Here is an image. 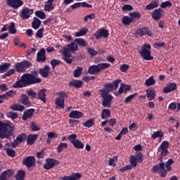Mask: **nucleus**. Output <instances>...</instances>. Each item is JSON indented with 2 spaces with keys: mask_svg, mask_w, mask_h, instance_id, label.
I'll list each match as a JSON object with an SVG mask.
<instances>
[{
  "mask_svg": "<svg viewBox=\"0 0 180 180\" xmlns=\"http://www.w3.org/2000/svg\"><path fill=\"white\" fill-rule=\"evenodd\" d=\"M169 146V143H168V141H165L162 142L158 148V151L160 153V156H158V160L160 161V163L153 166L152 168L153 172H158L159 175L162 178L167 176V171H171V165L174 164V160L172 159H169L166 163L162 162V157H167L168 155Z\"/></svg>",
  "mask_w": 180,
  "mask_h": 180,
  "instance_id": "nucleus-1",
  "label": "nucleus"
},
{
  "mask_svg": "<svg viewBox=\"0 0 180 180\" xmlns=\"http://www.w3.org/2000/svg\"><path fill=\"white\" fill-rule=\"evenodd\" d=\"M13 133V124L11 122L4 123L0 122V139H9ZM0 147L2 145L0 144Z\"/></svg>",
  "mask_w": 180,
  "mask_h": 180,
  "instance_id": "nucleus-2",
  "label": "nucleus"
},
{
  "mask_svg": "<svg viewBox=\"0 0 180 180\" xmlns=\"http://www.w3.org/2000/svg\"><path fill=\"white\" fill-rule=\"evenodd\" d=\"M37 76V72H32V74H24L21 77L25 84L26 86L27 85H33V84H39L41 82V79L36 77Z\"/></svg>",
  "mask_w": 180,
  "mask_h": 180,
  "instance_id": "nucleus-3",
  "label": "nucleus"
},
{
  "mask_svg": "<svg viewBox=\"0 0 180 180\" xmlns=\"http://www.w3.org/2000/svg\"><path fill=\"white\" fill-rule=\"evenodd\" d=\"M110 65L106 63H101L97 65H92L89 68L88 72L91 75H96V74H99L101 71L103 70H106V68H109Z\"/></svg>",
  "mask_w": 180,
  "mask_h": 180,
  "instance_id": "nucleus-4",
  "label": "nucleus"
},
{
  "mask_svg": "<svg viewBox=\"0 0 180 180\" xmlns=\"http://www.w3.org/2000/svg\"><path fill=\"white\" fill-rule=\"evenodd\" d=\"M101 96L103 98L102 105L103 108H110L112 106V101H113V96L109 94L106 90H100Z\"/></svg>",
  "mask_w": 180,
  "mask_h": 180,
  "instance_id": "nucleus-5",
  "label": "nucleus"
},
{
  "mask_svg": "<svg viewBox=\"0 0 180 180\" xmlns=\"http://www.w3.org/2000/svg\"><path fill=\"white\" fill-rule=\"evenodd\" d=\"M150 50H151V46L148 44H145L141 46V49L139 51V54H141L144 60H153Z\"/></svg>",
  "mask_w": 180,
  "mask_h": 180,
  "instance_id": "nucleus-6",
  "label": "nucleus"
},
{
  "mask_svg": "<svg viewBox=\"0 0 180 180\" xmlns=\"http://www.w3.org/2000/svg\"><path fill=\"white\" fill-rule=\"evenodd\" d=\"M143 160V153H141V152H136L135 155H132L129 157V162L134 168L137 167V162L141 163Z\"/></svg>",
  "mask_w": 180,
  "mask_h": 180,
  "instance_id": "nucleus-7",
  "label": "nucleus"
},
{
  "mask_svg": "<svg viewBox=\"0 0 180 180\" xmlns=\"http://www.w3.org/2000/svg\"><path fill=\"white\" fill-rule=\"evenodd\" d=\"M32 65V63L28 60H23L20 63H17L15 65V68L17 72H26V70L30 68Z\"/></svg>",
  "mask_w": 180,
  "mask_h": 180,
  "instance_id": "nucleus-8",
  "label": "nucleus"
},
{
  "mask_svg": "<svg viewBox=\"0 0 180 180\" xmlns=\"http://www.w3.org/2000/svg\"><path fill=\"white\" fill-rule=\"evenodd\" d=\"M34 12V10L30 8L29 7H24L21 10L20 16L22 20H27V19H29V18L33 15Z\"/></svg>",
  "mask_w": 180,
  "mask_h": 180,
  "instance_id": "nucleus-9",
  "label": "nucleus"
},
{
  "mask_svg": "<svg viewBox=\"0 0 180 180\" xmlns=\"http://www.w3.org/2000/svg\"><path fill=\"white\" fill-rule=\"evenodd\" d=\"M60 96L55 99V103L56 107L59 109H64L65 108V103H64V98H67V94L64 92L59 93Z\"/></svg>",
  "mask_w": 180,
  "mask_h": 180,
  "instance_id": "nucleus-10",
  "label": "nucleus"
},
{
  "mask_svg": "<svg viewBox=\"0 0 180 180\" xmlns=\"http://www.w3.org/2000/svg\"><path fill=\"white\" fill-rule=\"evenodd\" d=\"M26 137H27L26 134H21L16 137L15 140H14V142L6 143V147L11 146V148H15L16 146H18V144H20V143H22L24 140H26Z\"/></svg>",
  "mask_w": 180,
  "mask_h": 180,
  "instance_id": "nucleus-11",
  "label": "nucleus"
},
{
  "mask_svg": "<svg viewBox=\"0 0 180 180\" xmlns=\"http://www.w3.org/2000/svg\"><path fill=\"white\" fill-rule=\"evenodd\" d=\"M60 50L66 53H70L71 54V53H75V51L78 50V44H77L75 42H72Z\"/></svg>",
  "mask_w": 180,
  "mask_h": 180,
  "instance_id": "nucleus-12",
  "label": "nucleus"
},
{
  "mask_svg": "<svg viewBox=\"0 0 180 180\" xmlns=\"http://www.w3.org/2000/svg\"><path fill=\"white\" fill-rule=\"evenodd\" d=\"M23 165H25L27 168H32L36 165V158L34 156H28L23 159Z\"/></svg>",
  "mask_w": 180,
  "mask_h": 180,
  "instance_id": "nucleus-13",
  "label": "nucleus"
},
{
  "mask_svg": "<svg viewBox=\"0 0 180 180\" xmlns=\"http://www.w3.org/2000/svg\"><path fill=\"white\" fill-rule=\"evenodd\" d=\"M58 160L56 159L49 158L46 160V163L44 165V169H51V168H54L56 165H58Z\"/></svg>",
  "mask_w": 180,
  "mask_h": 180,
  "instance_id": "nucleus-14",
  "label": "nucleus"
},
{
  "mask_svg": "<svg viewBox=\"0 0 180 180\" xmlns=\"http://www.w3.org/2000/svg\"><path fill=\"white\" fill-rule=\"evenodd\" d=\"M8 6L13 8V9H18L23 6V1L22 0H6Z\"/></svg>",
  "mask_w": 180,
  "mask_h": 180,
  "instance_id": "nucleus-15",
  "label": "nucleus"
},
{
  "mask_svg": "<svg viewBox=\"0 0 180 180\" xmlns=\"http://www.w3.org/2000/svg\"><path fill=\"white\" fill-rule=\"evenodd\" d=\"M59 53H60V54H62L63 57V60L65 63H67V64H71L73 61L72 60V55L71 54V53H68V52H64V51H60L59 50Z\"/></svg>",
  "mask_w": 180,
  "mask_h": 180,
  "instance_id": "nucleus-16",
  "label": "nucleus"
},
{
  "mask_svg": "<svg viewBox=\"0 0 180 180\" xmlns=\"http://www.w3.org/2000/svg\"><path fill=\"white\" fill-rule=\"evenodd\" d=\"M46 49H41L37 54V61L38 63H41L46 61Z\"/></svg>",
  "mask_w": 180,
  "mask_h": 180,
  "instance_id": "nucleus-17",
  "label": "nucleus"
},
{
  "mask_svg": "<svg viewBox=\"0 0 180 180\" xmlns=\"http://www.w3.org/2000/svg\"><path fill=\"white\" fill-rule=\"evenodd\" d=\"M136 34L139 36H141V37H143L145 34H148V36H153V34L151 33V31H150V29L148 27H143L140 28L136 30Z\"/></svg>",
  "mask_w": 180,
  "mask_h": 180,
  "instance_id": "nucleus-18",
  "label": "nucleus"
},
{
  "mask_svg": "<svg viewBox=\"0 0 180 180\" xmlns=\"http://www.w3.org/2000/svg\"><path fill=\"white\" fill-rule=\"evenodd\" d=\"M96 39H101V37L106 38L109 36V32L105 29H100L95 33Z\"/></svg>",
  "mask_w": 180,
  "mask_h": 180,
  "instance_id": "nucleus-19",
  "label": "nucleus"
},
{
  "mask_svg": "<svg viewBox=\"0 0 180 180\" xmlns=\"http://www.w3.org/2000/svg\"><path fill=\"white\" fill-rule=\"evenodd\" d=\"M176 89V84L175 83H169L166 85L165 87L163 88L164 94H168L169 92H172V91H175Z\"/></svg>",
  "mask_w": 180,
  "mask_h": 180,
  "instance_id": "nucleus-20",
  "label": "nucleus"
},
{
  "mask_svg": "<svg viewBox=\"0 0 180 180\" xmlns=\"http://www.w3.org/2000/svg\"><path fill=\"white\" fill-rule=\"evenodd\" d=\"M33 113H34V109L30 108L24 111L22 115V120H27V119H31L32 116H33Z\"/></svg>",
  "mask_w": 180,
  "mask_h": 180,
  "instance_id": "nucleus-21",
  "label": "nucleus"
},
{
  "mask_svg": "<svg viewBox=\"0 0 180 180\" xmlns=\"http://www.w3.org/2000/svg\"><path fill=\"white\" fill-rule=\"evenodd\" d=\"M163 12L164 11L161 8L155 9L152 14L153 19H154V20H160V19H161V16H162Z\"/></svg>",
  "mask_w": 180,
  "mask_h": 180,
  "instance_id": "nucleus-22",
  "label": "nucleus"
},
{
  "mask_svg": "<svg viewBox=\"0 0 180 180\" xmlns=\"http://www.w3.org/2000/svg\"><path fill=\"white\" fill-rule=\"evenodd\" d=\"M82 116H84V114L77 110L71 111L69 114V117H71L72 119H81Z\"/></svg>",
  "mask_w": 180,
  "mask_h": 180,
  "instance_id": "nucleus-23",
  "label": "nucleus"
},
{
  "mask_svg": "<svg viewBox=\"0 0 180 180\" xmlns=\"http://www.w3.org/2000/svg\"><path fill=\"white\" fill-rule=\"evenodd\" d=\"M146 96L149 101H153L155 98V90L153 88H149L146 90Z\"/></svg>",
  "mask_w": 180,
  "mask_h": 180,
  "instance_id": "nucleus-24",
  "label": "nucleus"
},
{
  "mask_svg": "<svg viewBox=\"0 0 180 180\" xmlns=\"http://www.w3.org/2000/svg\"><path fill=\"white\" fill-rule=\"evenodd\" d=\"M159 5H160L159 0H153L149 4L146 5V8L147 11H151V9L158 8Z\"/></svg>",
  "mask_w": 180,
  "mask_h": 180,
  "instance_id": "nucleus-25",
  "label": "nucleus"
},
{
  "mask_svg": "<svg viewBox=\"0 0 180 180\" xmlns=\"http://www.w3.org/2000/svg\"><path fill=\"white\" fill-rule=\"evenodd\" d=\"M81 178V174L73 173L71 176H65L62 178V180H78Z\"/></svg>",
  "mask_w": 180,
  "mask_h": 180,
  "instance_id": "nucleus-26",
  "label": "nucleus"
},
{
  "mask_svg": "<svg viewBox=\"0 0 180 180\" xmlns=\"http://www.w3.org/2000/svg\"><path fill=\"white\" fill-rule=\"evenodd\" d=\"M37 134H29L27 139V144H30V146L34 144V142L37 140Z\"/></svg>",
  "mask_w": 180,
  "mask_h": 180,
  "instance_id": "nucleus-27",
  "label": "nucleus"
},
{
  "mask_svg": "<svg viewBox=\"0 0 180 180\" xmlns=\"http://www.w3.org/2000/svg\"><path fill=\"white\" fill-rule=\"evenodd\" d=\"M53 2H54V0H48L46 1V4L44 7V11L46 12H51L54 9V5H53Z\"/></svg>",
  "mask_w": 180,
  "mask_h": 180,
  "instance_id": "nucleus-28",
  "label": "nucleus"
},
{
  "mask_svg": "<svg viewBox=\"0 0 180 180\" xmlns=\"http://www.w3.org/2000/svg\"><path fill=\"white\" fill-rule=\"evenodd\" d=\"M50 72V68L49 66H45L44 68L39 70V74L44 78H47L49 77V72Z\"/></svg>",
  "mask_w": 180,
  "mask_h": 180,
  "instance_id": "nucleus-29",
  "label": "nucleus"
},
{
  "mask_svg": "<svg viewBox=\"0 0 180 180\" xmlns=\"http://www.w3.org/2000/svg\"><path fill=\"white\" fill-rule=\"evenodd\" d=\"M38 98L46 103V89H42L38 92Z\"/></svg>",
  "mask_w": 180,
  "mask_h": 180,
  "instance_id": "nucleus-30",
  "label": "nucleus"
},
{
  "mask_svg": "<svg viewBox=\"0 0 180 180\" xmlns=\"http://www.w3.org/2000/svg\"><path fill=\"white\" fill-rule=\"evenodd\" d=\"M88 33V29L82 28L78 32H75V37H81L82 36H85Z\"/></svg>",
  "mask_w": 180,
  "mask_h": 180,
  "instance_id": "nucleus-31",
  "label": "nucleus"
},
{
  "mask_svg": "<svg viewBox=\"0 0 180 180\" xmlns=\"http://www.w3.org/2000/svg\"><path fill=\"white\" fill-rule=\"evenodd\" d=\"M12 110H18V112H23L25 110V106L20 104H13L11 105Z\"/></svg>",
  "mask_w": 180,
  "mask_h": 180,
  "instance_id": "nucleus-32",
  "label": "nucleus"
},
{
  "mask_svg": "<svg viewBox=\"0 0 180 180\" xmlns=\"http://www.w3.org/2000/svg\"><path fill=\"white\" fill-rule=\"evenodd\" d=\"M70 86H74L75 88H81L82 86V81L81 80H72L69 83Z\"/></svg>",
  "mask_w": 180,
  "mask_h": 180,
  "instance_id": "nucleus-33",
  "label": "nucleus"
},
{
  "mask_svg": "<svg viewBox=\"0 0 180 180\" xmlns=\"http://www.w3.org/2000/svg\"><path fill=\"white\" fill-rule=\"evenodd\" d=\"M108 117H110V110L108 109H104L101 112V119L105 120Z\"/></svg>",
  "mask_w": 180,
  "mask_h": 180,
  "instance_id": "nucleus-34",
  "label": "nucleus"
},
{
  "mask_svg": "<svg viewBox=\"0 0 180 180\" xmlns=\"http://www.w3.org/2000/svg\"><path fill=\"white\" fill-rule=\"evenodd\" d=\"M23 86H26L25 82L23 81L22 77H21L20 80L17 81L13 85V88H23Z\"/></svg>",
  "mask_w": 180,
  "mask_h": 180,
  "instance_id": "nucleus-35",
  "label": "nucleus"
},
{
  "mask_svg": "<svg viewBox=\"0 0 180 180\" xmlns=\"http://www.w3.org/2000/svg\"><path fill=\"white\" fill-rule=\"evenodd\" d=\"M126 91H130V86L122 83L120 87L118 89L119 94H123V92Z\"/></svg>",
  "mask_w": 180,
  "mask_h": 180,
  "instance_id": "nucleus-36",
  "label": "nucleus"
},
{
  "mask_svg": "<svg viewBox=\"0 0 180 180\" xmlns=\"http://www.w3.org/2000/svg\"><path fill=\"white\" fill-rule=\"evenodd\" d=\"M40 25H41V21L39 20L38 18H34V20L32 22V27L33 29H39L40 27Z\"/></svg>",
  "mask_w": 180,
  "mask_h": 180,
  "instance_id": "nucleus-37",
  "label": "nucleus"
},
{
  "mask_svg": "<svg viewBox=\"0 0 180 180\" xmlns=\"http://www.w3.org/2000/svg\"><path fill=\"white\" fill-rule=\"evenodd\" d=\"M21 103L25 105V106H30V101H29V97L25 94L22 95Z\"/></svg>",
  "mask_w": 180,
  "mask_h": 180,
  "instance_id": "nucleus-38",
  "label": "nucleus"
},
{
  "mask_svg": "<svg viewBox=\"0 0 180 180\" xmlns=\"http://www.w3.org/2000/svg\"><path fill=\"white\" fill-rule=\"evenodd\" d=\"M155 84V79H154V77L151 76L148 79L145 81V85L146 86H153Z\"/></svg>",
  "mask_w": 180,
  "mask_h": 180,
  "instance_id": "nucleus-39",
  "label": "nucleus"
},
{
  "mask_svg": "<svg viewBox=\"0 0 180 180\" xmlns=\"http://www.w3.org/2000/svg\"><path fill=\"white\" fill-rule=\"evenodd\" d=\"M68 148V143H59L58 148H57V151L58 153H63L64 151L65 148Z\"/></svg>",
  "mask_w": 180,
  "mask_h": 180,
  "instance_id": "nucleus-40",
  "label": "nucleus"
},
{
  "mask_svg": "<svg viewBox=\"0 0 180 180\" xmlns=\"http://www.w3.org/2000/svg\"><path fill=\"white\" fill-rule=\"evenodd\" d=\"M122 22L123 25H125L126 26H129L131 23H133L132 20L129 16H124L122 18Z\"/></svg>",
  "mask_w": 180,
  "mask_h": 180,
  "instance_id": "nucleus-41",
  "label": "nucleus"
},
{
  "mask_svg": "<svg viewBox=\"0 0 180 180\" xmlns=\"http://www.w3.org/2000/svg\"><path fill=\"white\" fill-rule=\"evenodd\" d=\"M9 67H11V64L8 63H5L3 65H0V72L2 74V72H5L8 71Z\"/></svg>",
  "mask_w": 180,
  "mask_h": 180,
  "instance_id": "nucleus-42",
  "label": "nucleus"
},
{
  "mask_svg": "<svg viewBox=\"0 0 180 180\" xmlns=\"http://www.w3.org/2000/svg\"><path fill=\"white\" fill-rule=\"evenodd\" d=\"M8 147H12V146H11V145H8L7 146H6V145H5V150L6 151V153L8 154V155H9L10 157H15V150L9 148Z\"/></svg>",
  "mask_w": 180,
  "mask_h": 180,
  "instance_id": "nucleus-43",
  "label": "nucleus"
},
{
  "mask_svg": "<svg viewBox=\"0 0 180 180\" xmlns=\"http://www.w3.org/2000/svg\"><path fill=\"white\" fill-rule=\"evenodd\" d=\"M116 162H117V156H114L109 159L108 165L110 167H116Z\"/></svg>",
  "mask_w": 180,
  "mask_h": 180,
  "instance_id": "nucleus-44",
  "label": "nucleus"
},
{
  "mask_svg": "<svg viewBox=\"0 0 180 180\" xmlns=\"http://www.w3.org/2000/svg\"><path fill=\"white\" fill-rule=\"evenodd\" d=\"M161 139V137H164V134L161 131H155L152 135V139L155 140V139Z\"/></svg>",
  "mask_w": 180,
  "mask_h": 180,
  "instance_id": "nucleus-45",
  "label": "nucleus"
},
{
  "mask_svg": "<svg viewBox=\"0 0 180 180\" xmlns=\"http://www.w3.org/2000/svg\"><path fill=\"white\" fill-rule=\"evenodd\" d=\"M82 70H83L82 68L77 66V69L75 70L73 72V75L75 78H78V77H79L81 74H82Z\"/></svg>",
  "mask_w": 180,
  "mask_h": 180,
  "instance_id": "nucleus-46",
  "label": "nucleus"
},
{
  "mask_svg": "<svg viewBox=\"0 0 180 180\" xmlns=\"http://www.w3.org/2000/svg\"><path fill=\"white\" fill-rule=\"evenodd\" d=\"M75 43L79 44V46H82V47H85L86 46V42L82 38H77L75 39Z\"/></svg>",
  "mask_w": 180,
  "mask_h": 180,
  "instance_id": "nucleus-47",
  "label": "nucleus"
},
{
  "mask_svg": "<svg viewBox=\"0 0 180 180\" xmlns=\"http://www.w3.org/2000/svg\"><path fill=\"white\" fill-rule=\"evenodd\" d=\"M25 171L23 170H20L18 172L17 174H16V179L17 180H24L25 179Z\"/></svg>",
  "mask_w": 180,
  "mask_h": 180,
  "instance_id": "nucleus-48",
  "label": "nucleus"
},
{
  "mask_svg": "<svg viewBox=\"0 0 180 180\" xmlns=\"http://www.w3.org/2000/svg\"><path fill=\"white\" fill-rule=\"evenodd\" d=\"M75 148H79V149H82L84 148V143H82V142H81L79 140H77L74 142V143H72Z\"/></svg>",
  "mask_w": 180,
  "mask_h": 180,
  "instance_id": "nucleus-49",
  "label": "nucleus"
},
{
  "mask_svg": "<svg viewBox=\"0 0 180 180\" xmlns=\"http://www.w3.org/2000/svg\"><path fill=\"white\" fill-rule=\"evenodd\" d=\"M8 32L11 34H15L16 33V29L15 28V22H11L8 26Z\"/></svg>",
  "mask_w": 180,
  "mask_h": 180,
  "instance_id": "nucleus-50",
  "label": "nucleus"
},
{
  "mask_svg": "<svg viewBox=\"0 0 180 180\" xmlns=\"http://www.w3.org/2000/svg\"><path fill=\"white\" fill-rule=\"evenodd\" d=\"M129 16L133 22L134 19H140L141 15L139 12H133L129 14Z\"/></svg>",
  "mask_w": 180,
  "mask_h": 180,
  "instance_id": "nucleus-51",
  "label": "nucleus"
},
{
  "mask_svg": "<svg viewBox=\"0 0 180 180\" xmlns=\"http://www.w3.org/2000/svg\"><path fill=\"white\" fill-rule=\"evenodd\" d=\"M61 65V60H58L57 59H53L51 60V65L53 70H54L56 67H57V65Z\"/></svg>",
  "mask_w": 180,
  "mask_h": 180,
  "instance_id": "nucleus-52",
  "label": "nucleus"
},
{
  "mask_svg": "<svg viewBox=\"0 0 180 180\" xmlns=\"http://www.w3.org/2000/svg\"><path fill=\"white\" fill-rule=\"evenodd\" d=\"M93 125H94V119H89L83 124V126H84V127H88V128L92 127Z\"/></svg>",
  "mask_w": 180,
  "mask_h": 180,
  "instance_id": "nucleus-53",
  "label": "nucleus"
},
{
  "mask_svg": "<svg viewBox=\"0 0 180 180\" xmlns=\"http://www.w3.org/2000/svg\"><path fill=\"white\" fill-rule=\"evenodd\" d=\"M171 6H172V3L169 1H164L160 4V8H171Z\"/></svg>",
  "mask_w": 180,
  "mask_h": 180,
  "instance_id": "nucleus-54",
  "label": "nucleus"
},
{
  "mask_svg": "<svg viewBox=\"0 0 180 180\" xmlns=\"http://www.w3.org/2000/svg\"><path fill=\"white\" fill-rule=\"evenodd\" d=\"M35 15L36 16H37V18H39V19H44L46 18V13H44L43 11H37L35 12Z\"/></svg>",
  "mask_w": 180,
  "mask_h": 180,
  "instance_id": "nucleus-55",
  "label": "nucleus"
},
{
  "mask_svg": "<svg viewBox=\"0 0 180 180\" xmlns=\"http://www.w3.org/2000/svg\"><path fill=\"white\" fill-rule=\"evenodd\" d=\"M68 140H69V141H70V143H72V144H73L75 141H77L78 139H77V134H73L70 135L68 137Z\"/></svg>",
  "mask_w": 180,
  "mask_h": 180,
  "instance_id": "nucleus-56",
  "label": "nucleus"
},
{
  "mask_svg": "<svg viewBox=\"0 0 180 180\" xmlns=\"http://www.w3.org/2000/svg\"><path fill=\"white\" fill-rule=\"evenodd\" d=\"M95 18H96L95 13H91L86 15L84 18V22H88V20H92L95 19Z\"/></svg>",
  "mask_w": 180,
  "mask_h": 180,
  "instance_id": "nucleus-57",
  "label": "nucleus"
},
{
  "mask_svg": "<svg viewBox=\"0 0 180 180\" xmlns=\"http://www.w3.org/2000/svg\"><path fill=\"white\" fill-rule=\"evenodd\" d=\"M44 32V28L41 27L37 30L36 33V37L39 39H43V33Z\"/></svg>",
  "mask_w": 180,
  "mask_h": 180,
  "instance_id": "nucleus-58",
  "label": "nucleus"
},
{
  "mask_svg": "<svg viewBox=\"0 0 180 180\" xmlns=\"http://www.w3.org/2000/svg\"><path fill=\"white\" fill-rule=\"evenodd\" d=\"M136 95H137V94H131V95L128 96L124 99V102H125L126 103H129V102H131V101H133V99H134V97L136 96Z\"/></svg>",
  "mask_w": 180,
  "mask_h": 180,
  "instance_id": "nucleus-59",
  "label": "nucleus"
},
{
  "mask_svg": "<svg viewBox=\"0 0 180 180\" xmlns=\"http://www.w3.org/2000/svg\"><path fill=\"white\" fill-rule=\"evenodd\" d=\"M8 117H10L13 120L15 119H18V113L13 112H10L7 113Z\"/></svg>",
  "mask_w": 180,
  "mask_h": 180,
  "instance_id": "nucleus-60",
  "label": "nucleus"
},
{
  "mask_svg": "<svg viewBox=\"0 0 180 180\" xmlns=\"http://www.w3.org/2000/svg\"><path fill=\"white\" fill-rule=\"evenodd\" d=\"M105 89H104V90L108 92V94H109V92H110V91H113V89H115L113 88V85L112 84H105Z\"/></svg>",
  "mask_w": 180,
  "mask_h": 180,
  "instance_id": "nucleus-61",
  "label": "nucleus"
},
{
  "mask_svg": "<svg viewBox=\"0 0 180 180\" xmlns=\"http://www.w3.org/2000/svg\"><path fill=\"white\" fill-rule=\"evenodd\" d=\"M131 168H133V166H131V165H128L120 169L119 171L120 172L123 173V172H125V171H129V170L131 169Z\"/></svg>",
  "mask_w": 180,
  "mask_h": 180,
  "instance_id": "nucleus-62",
  "label": "nucleus"
},
{
  "mask_svg": "<svg viewBox=\"0 0 180 180\" xmlns=\"http://www.w3.org/2000/svg\"><path fill=\"white\" fill-rule=\"evenodd\" d=\"M31 130L32 131H39V130H40V128L39 127V126H37L36 124H34V122H32L31 123Z\"/></svg>",
  "mask_w": 180,
  "mask_h": 180,
  "instance_id": "nucleus-63",
  "label": "nucleus"
},
{
  "mask_svg": "<svg viewBox=\"0 0 180 180\" xmlns=\"http://www.w3.org/2000/svg\"><path fill=\"white\" fill-rule=\"evenodd\" d=\"M87 52L89 53V54H90V56H97V54H98V51H95L92 48L87 49Z\"/></svg>",
  "mask_w": 180,
  "mask_h": 180,
  "instance_id": "nucleus-64",
  "label": "nucleus"
}]
</instances>
